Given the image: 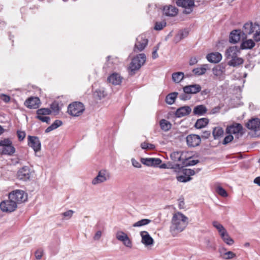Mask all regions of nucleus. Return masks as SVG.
Listing matches in <instances>:
<instances>
[{"instance_id":"nucleus-1","label":"nucleus","mask_w":260,"mask_h":260,"mask_svg":"<svg viewBox=\"0 0 260 260\" xmlns=\"http://www.w3.org/2000/svg\"><path fill=\"white\" fill-rule=\"evenodd\" d=\"M188 218L180 212L175 213L171 220L170 232L173 236L182 232L188 224Z\"/></svg>"},{"instance_id":"nucleus-2","label":"nucleus","mask_w":260,"mask_h":260,"mask_svg":"<svg viewBox=\"0 0 260 260\" xmlns=\"http://www.w3.org/2000/svg\"><path fill=\"white\" fill-rule=\"evenodd\" d=\"M240 53V49L237 46L230 47L226 49L225 55L229 66L236 67L243 63V59L239 57Z\"/></svg>"},{"instance_id":"nucleus-3","label":"nucleus","mask_w":260,"mask_h":260,"mask_svg":"<svg viewBox=\"0 0 260 260\" xmlns=\"http://www.w3.org/2000/svg\"><path fill=\"white\" fill-rule=\"evenodd\" d=\"M242 31L246 37L247 35H253V39L255 42L260 41V25L251 22L246 23L243 26Z\"/></svg>"},{"instance_id":"nucleus-4","label":"nucleus","mask_w":260,"mask_h":260,"mask_svg":"<svg viewBox=\"0 0 260 260\" xmlns=\"http://www.w3.org/2000/svg\"><path fill=\"white\" fill-rule=\"evenodd\" d=\"M146 59V55L141 53L134 57L129 64V70L131 74H135V72L140 69L145 63Z\"/></svg>"},{"instance_id":"nucleus-5","label":"nucleus","mask_w":260,"mask_h":260,"mask_svg":"<svg viewBox=\"0 0 260 260\" xmlns=\"http://www.w3.org/2000/svg\"><path fill=\"white\" fill-rule=\"evenodd\" d=\"M85 111V107L81 102H75L70 104L68 107V113L73 117L81 116Z\"/></svg>"},{"instance_id":"nucleus-6","label":"nucleus","mask_w":260,"mask_h":260,"mask_svg":"<svg viewBox=\"0 0 260 260\" xmlns=\"http://www.w3.org/2000/svg\"><path fill=\"white\" fill-rule=\"evenodd\" d=\"M9 199H11L17 205L18 204L23 203L27 200V195L23 190H15L10 192L9 194Z\"/></svg>"},{"instance_id":"nucleus-7","label":"nucleus","mask_w":260,"mask_h":260,"mask_svg":"<svg viewBox=\"0 0 260 260\" xmlns=\"http://www.w3.org/2000/svg\"><path fill=\"white\" fill-rule=\"evenodd\" d=\"M17 208L16 203L9 198L0 203V209L3 212L11 213L14 211Z\"/></svg>"},{"instance_id":"nucleus-8","label":"nucleus","mask_w":260,"mask_h":260,"mask_svg":"<svg viewBox=\"0 0 260 260\" xmlns=\"http://www.w3.org/2000/svg\"><path fill=\"white\" fill-rule=\"evenodd\" d=\"M116 238L121 242L124 246L128 248L133 246L132 241L130 239L127 234L122 231H118L115 234Z\"/></svg>"},{"instance_id":"nucleus-9","label":"nucleus","mask_w":260,"mask_h":260,"mask_svg":"<svg viewBox=\"0 0 260 260\" xmlns=\"http://www.w3.org/2000/svg\"><path fill=\"white\" fill-rule=\"evenodd\" d=\"M148 44V39L144 35L138 36L134 48V51L136 52H140L143 50Z\"/></svg>"},{"instance_id":"nucleus-10","label":"nucleus","mask_w":260,"mask_h":260,"mask_svg":"<svg viewBox=\"0 0 260 260\" xmlns=\"http://www.w3.org/2000/svg\"><path fill=\"white\" fill-rule=\"evenodd\" d=\"M243 126L241 124L234 123L226 127V133L228 134L235 135L238 137L243 135Z\"/></svg>"},{"instance_id":"nucleus-11","label":"nucleus","mask_w":260,"mask_h":260,"mask_svg":"<svg viewBox=\"0 0 260 260\" xmlns=\"http://www.w3.org/2000/svg\"><path fill=\"white\" fill-rule=\"evenodd\" d=\"M109 174L106 170H102L98 173V175L92 180L93 185H97L105 182L109 178Z\"/></svg>"},{"instance_id":"nucleus-12","label":"nucleus","mask_w":260,"mask_h":260,"mask_svg":"<svg viewBox=\"0 0 260 260\" xmlns=\"http://www.w3.org/2000/svg\"><path fill=\"white\" fill-rule=\"evenodd\" d=\"M120 62V59L118 57L108 56L107 57L106 62L104 68L109 70H115Z\"/></svg>"},{"instance_id":"nucleus-13","label":"nucleus","mask_w":260,"mask_h":260,"mask_svg":"<svg viewBox=\"0 0 260 260\" xmlns=\"http://www.w3.org/2000/svg\"><path fill=\"white\" fill-rule=\"evenodd\" d=\"M176 4L179 7H181L188 10L184 11L186 14H189L192 12V8L194 6V0H178Z\"/></svg>"},{"instance_id":"nucleus-14","label":"nucleus","mask_w":260,"mask_h":260,"mask_svg":"<svg viewBox=\"0 0 260 260\" xmlns=\"http://www.w3.org/2000/svg\"><path fill=\"white\" fill-rule=\"evenodd\" d=\"M186 141L188 147H194L199 145L201 140L199 136L194 134H191L186 137Z\"/></svg>"},{"instance_id":"nucleus-15","label":"nucleus","mask_w":260,"mask_h":260,"mask_svg":"<svg viewBox=\"0 0 260 260\" xmlns=\"http://www.w3.org/2000/svg\"><path fill=\"white\" fill-rule=\"evenodd\" d=\"M28 145L36 152L41 149V142L39 138L35 136H28Z\"/></svg>"},{"instance_id":"nucleus-16","label":"nucleus","mask_w":260,"mask_h":260,"mask_svg":"<svg viewBox=\"0 0 260 260\" xmlns=\"http://www.w3.org/2000/svg\"><path fill=\"white\" fill-rule=\"evenodd\" d=\"M246 126L251 131H258L260 129V119L257 118H252L248 121Z\"/></svg>"},{"instance_id":"nucleus-17","label":"nucleus","mask_w":260,"mask_h":260,"mask_svg":"<svg viewBox=\"0 0 260 260\" xmlns=\"http://www.w3.org/2000/svg\"><path fill=\"white\" fill-rule=\"evenodd\" d=\"M17 176L20 180L23 181L29 180L31 176L29 168L26 166L22 168L18 171Z\"/></svg>"},{"instance_id":"nucleus-18","label":"nucleus","mask_w":260,"mask_h":260,"mask_svg":"<svg viewBox=\"0 0 260 260\" xmlns=\"http://www.w3.org/2000/svg\"><path fill=\"white\" fill-rule=\"evenodd\" d=\"M40 100L37 97H31L25 101L24 105L29 109H37L39 107Z\"/></svg>"},{"instance_id":"nucleus-19","label":"nucleus","mask_w":260,"mask_h":260,"mask_svg":"<svg viewBox=\"0 0 260 260\" xmlns=\"http://www.w3.org/2000/svg\"><path fill=\"white\" fill-rule=\"evenodd\" d=\"M122 79L120 74L113 73L109 75L107 78V81L113 85H119L121 83Z\"/></svg>"},{"instance_id":"nucleus-20","label":"nucleus","mask_w":260,"mask_h":260,"mask_svg":"<svg viewBox=\"0 0 260 260\" xmlns=\"http://www.w3.org/2000/svg\"><path fill=\"white\" fill-rule=\"evenodd\" d=\"M140 235L142 238L141 242L145 246H151L153 244L154 240L147 232L142 231Z\"/></svg>"},{"instance_id":"nucleus-21","label":"nucleus","mask_w":260,"mask_h":260,"mask_svg":"<svg viewBox=\"0 0 260 260\" xmlns=\"http://www.w3.org/2000/svg\"><path fill=\"white\" fill-rule=\"evenodd\" d=\"M201 86L199 84H193L185 86L183 87L184 92L186 94H196L201 90Z\"/></svg>"},{"instance_id":"nucleus-22","label":"nucleus","mask_w":260,"mask_h":260,"mask_svg":"<svg viewBox=\"0 0 260 260\" xmlns=\"http://www.w3.org/2000/svg\"><path fill=\"white\" fill-rule=\"evenodd\" d=\"M141 162L147 166H156L161 162V160L157 158H142Z\"/></svg>"},{"instance_id":"nucleus-23","label":"nucleus","mask_w":260,"mask_h":260,"mask_svg":"<svg viewBox=\"0 0 260 260\" xmlns=\"http://www.w3.org/2000/svg\"><path fill=\"white\" fill-rule=\"evenodd\" d=\"M212 72L214 76L218 77L219 80H221L224 78L225 69L223 66L221 65L217 66L212 69Z\"/></svg>"},{"instance_id":"nucleus-24","label":"nucleus","mask_w":260,"mask_h":260,"mask_svg":"<svg viewBox=\"0 0 260 260\" xmlns=\"http://www.w3.org/2000/svg\"><path fill=\"white\" fill-rule=\"evenodd\" d=\"M191 111V109L189 106H183L176 110L175 115L177 117H181L188 115Z\"/></svg>"},{"instance_id":"nucleus-25","label":"nucleus","mask_w":260,"mask_h":260,"mask_svg":"<svg viewBox=\"0 0 260 260\" xmlns=\"http://www.w3.org/2000/svg\"><path fill=\"white\" fill-rule=\"evenodd\" d=\"M219 252L220 257L225 259H230L236 256L235 253L231 251H226L225 248H220Z\"/></svg>"},{"instance_id":"nucleus-26","label":"nucleus","mask_w":260,"mask_h":260,"mask_svg":"<svg viewBox=\"0 0 260 260\" xmlns=\"http://www.w3.org/2000/svg\"><path fill=\"white\" fill-rule=\"evenodd\" d=\"M206 58L210 62L217 63L221 60L222 55L219 52H214L208 54Z\"/></svg>"},{"instance_id":"nucleus-27","label":"nucleus","mask_w":260,"mask_h":260,"mask_svg":"<svg viewBox=\"0 0 260 260\" xmlns=\"http://www.w3.org/2000/svg\"><path fill=\"white\" fill-rule=\"evenodd\" d=\"M164 14L168 16L174 17L178 14V9L174 6L169 5L164 8Z\"/></svg>"},{"instance_id":"nucleus-28","label":"nucleus","mask_w":260,"mask_h":260,"mask_svg":"<svg viewBox=\"0 0 260 260\" xmlns=\"http://www.w3.org/2000/svg\"><path fill=\"white\" fill-rule=\"evenodd\" d=\"M207 112V108L203 105L196 106L193 110L194 115H203Z\"/></svg>"},{"instance_id":"nucleus-29","label":"nucleus","mask_w":260,"mask_h":260,"mask_svg":"<svg viewBox=\"0 0 260 260\" xmlns=\"http://www.w3.org/2000/svg\"><path fill=\"white\" fill-rule=\"evenodd\" d=\"M240 31L239 30H235L231 32L230 36V41L231 43H237L240 41Z\"/></svg>"},{"instance_id":"nucleus-30","label":"nucleus","mask_w":260,"mask_h":260,"mask_svg":"<svg viewBox=\"0 0 260 260\" xmlns=\"http://www.w3.org/2000/svg\"><path fill=\"white\" fill-rule=\"evenodd\" d=\"M170 157L173 161L178 162L177 165L178 166H181V151H175L172 152L170 155Z\"/></svg>"},{"instance_id":"nucleus-31","label":"nucleus","mask_w":260,"mask_h":260,"mask_svg":"<svg viewBox=\"0 0 260 260\" xmlns=\"http://www.w3.org/2000/svg\"><path fill=\"white\" fill-rule=\"evenodd\" d=\"M255 45L254 42L252 39H248L242 43L240 48L242 49H252Z\"/></svg>"},{"instance_id":"nucleus-32","label":"nucleus","mask_w":260,"mask_h":260,"mask_svg":"<svg viewBox=\"0 0 260 260\" xmlns=\"http://www.w3.org/2000/svg\"><path fill=\"white\" fill-rule=\"evenodd\" d=\"M181 167H183L184 162H186L189 159L192 158L191 152L188 151H181Z\"/></svg>"},{"instance_id":"nucleus-33","label":"nucleus","mask_w":260,"mask_h":260,"mask_svg":"<svg viewBox=\"0 0 260 260\" xmlns=\"http://www.w3.org/2000/svg\"><path fill=\"white\" fill-rule=\"evenodd\" d=\"M209 122V119L206 118H200L196 121L194 126L198 129L205 127Z\"/></svg>"},{"instance_id":"nucleus-34","label":"nucleus","mask_w":260,"mask_h":260,"mask_svg":"<svg viewBox=\"0 0 260 260\" xmlns=\"http://www.w3.org/2000/svg\"><path fill=\"white\" fill-rule=\"evenodd\" d=\"M178 94V93L177 92H172L168 94L166 98V103L169 105L173 104L175 102Z\"/></svg>"},{"instance_id":"nucleus-35","label":"nucleus","mask_w":260,"mask_h":260,"mask_svg":"<svg viewBox=\"0 0 260 260\" xmlns=\"http://www.w3.org/2000/svg\"><path fill=\"white\" fill-rule=\"evenodd\" d=\"M15 152V149L12 144L8 145L7 147L2 148V154L9 155H13Z\"/></svg>"},{"instance_id":"nucleus-36","label":"nucleus","mask_w":260,"mask_h":260,"mask_svg":"<svg viewBox=\"0 0 260 260\" xmlns=\"http://www.w3.org/2000/svg\"><path fill=\"white\" fill-rule=\"evenodd\" d=\"M212 225L218 231L220 236L224 234L226 232V229L223 226L217 221H213Z\"/></svg>"},{"instance_id":"nucleus-37","label":"nucleus","mask_w":260,"mask_h":260,"mask_svg":"<svg viewBox=\"0 0 260 260\" xmlns=\"http://www.w3.org/2000/svg\"><path fill=\"white\" fill-rule=\"evenodd\" d=\"M160 126L162 130L167 132L171 128V123L166 119H161L159 122Z\"/></svg>"},{"instance_id":"nucleus-38","label":"nucleus","mask_w":260,"mask_h":260,"mask_svg":"<svg viewBox=\"0 0 260 260\" xmlns=\"http://www.w3.org/2000/svg\"><path fill=\"white\" fill-rule=\"evenodd\" d=\"M220 237L222 240L228 245H232L234 243V240L231 238L227 231L224 233V234L221 235Z\"/></svg>"},{"instance_id":"nucleus-39","label":"nucleus","mask_w":260,"mask_h":260,"mask_svg":"<svg viewBox=\"0 0 260 260\" xmlns=\"http://www.w3.org/2000/svg\"><path fill=\"white\" fill-rule=\"evenodd\" d=\"M188 35V31L187 29H184L180 31L175 36V40L176 42H179L181 40L186 38Z\"/></svg>"},{"instance_id":"nucleus-40","label":"nucleus","mask_w":260,"mask_h":260,"mask_svg":"<svg viewBox=\"0 0 260 260\" xmlns=\"http://www.w3.org/2000/svg\"><path fill=\"white\" fill-rule=\"evenodd\" d=\"M184 78L183 72H176L172 74V80L175 83L180 82Z\"/></svg>"},{"instance_id":"nucleus-41","label":"nucleus","mask_w":260,"mask_h":260,"mask_svg":"<svg viewBox=\"0 0 260 260\" xmlns=\"http://www.w3.org/2000/svg\"><path fill=\"white\" fill-rule=\"evenodd\" d=\"M223 133V129L220 127H215L213 131V135L215 139L220 138L222 136Z\"/></svg>"},{"instance_id":"nucleus-42","label":"nucleus","mask_w":260,"mask_h":260,"mask_svg":"<svg viewBox=\"0 0 260 260\" xmlns=\"http://www.w3.org/2000/svg\"><path fill=\"white\" fill-rule=\"evenodd\" d=\"M150 222H151V220H150V219H141V220L135 222L134 224H133V227H140L142 226H144V225L148 224Z\"/></svg>"},{"instance_id":"nucleus-43","label":"nucleus","mask_w":260,"mask_h":260,"mask_svg":"<svg viewBox=\"0 0 260 260\" xmlns=\"http://www.w3.org/2000/svg\"><path fill=\"white\" fill-rule=\"evenodd\" d=\"M51 111L48 108H41L37 111V116H45L50 114Z\"/></svg>"},{"instance_id":"nucleus-44","label":"nucleus","mask_w":260,"mask_h":260,"mask_svg":"<svg viewBox=\"0 0 260 260\" xmlns=\"http://www.w3.org/2000/svg\"><path fill=\"white\" fill-rule=\"evenodd\" d=\"M216 192L222 197H227L228 194L226 191L220 186H217L215 189Z\"/></svg>"},{"instance_id":"nucleus-45","label":"nucleus","mask_w":260,"mask_h":260,"mask_svg":"<svg viewBox=\"0 0 260 260\" xmlns=\"http://www.w3.org/2000/svg\"><path fill=\"white\" fill-rule=\"evenodd\" d=\"M74 211L72 210H68L61 214V215L63 216L62 220H69L72 217Z\"/></svg>"},{"instance_id":"nucleus-46","label":"nucleus","mask_w":260,"mask_h":260,"mask_svg":"<svg viewBox=\"0 0 260 260\" xmlns=\"http://www.w3.org/2000/svg\"><path fill=\"white\" fill-rule=\"evenodd\" d=\"M95 95L98 96L100 100L106 96L107 93L103 88L98 89L95 92Z\"/></svg>"},{"instance_id":"nucleus-47","label":"nucleus","mask_w":260,"mask_h":260,"mask_svg":"<svg viewBox=\"0 0 260 260\" xmlns=\"http://www.w3.org/2000/svg\"><path fill=\"white\" fill-rule=\"evenodd\" d=\"M206 68L205 67L198 68L192 70L193 73L197 75H202L205 73Z\"/></svg>"},{"instance_id":"nucleus-48","label":"nucleus","mask_w":260,"mask_h":260,"mask_svg":"<svg viewBox=\"0 0 260 260\" xmlns=\"http://www.w3.org/2000/svg\"><path fill=\"white\" fill-rule=\"evenodd\" d=\"M141 147L143 149H147V150H153L155 149V146L154 145L152 144H149L146 142L142 143L141 145Z\"/></svg>"},{"instance_id":"nucleus-49","label":"nucleus","mask_w":260,"mask_h":260,"mask_svg":"<svg viewBox=\"0 0 260 260\" xmlns=\"http://www.w3.org/2000/svg\"><path fill=\"white\" fill-rule=\"evenodd\" d=\"M177 179L178 181L181 182H186L190 181L191 179V178L184 174V175L177 176Z\"/></svg>"},{"instance_id":"nucleus-50","label":"nucleus","mask_w":260,"mask_h":260,"mask_svg":"<svg viewBox=\"0 0 260 260\" xmlns=\"http://www.w3.org/2000/svg\"><path fill=\"white\" fill-rule=\"evenodd\" d=\"M166 25V22L165 21L157 22L155 23L154 29L157 30H161Z\"/></svg>"},{"instance_id":"nucleus-51","label":"nucleus","mask_w":260,"mask_h":260,"mask_svg":"<svg viewBox=\"0 0 260 260\" xmlns=\"http://www.w3.org/2000/svg\"><path fill=\"white\" fill-rule=\"evenodd\" d=\"M50 108L51 112H52L54 114H57L59 110L58 105L56 103L52 104Z\"/></svg>"},{"instance_id":"nucleus-52","label":"nucleus","mask_w":260,"mask_h":260,"mask_svg":"<svg viewBox=\"0 0 260 260\" xmlns=\"http://www.w3.org/2000/svg\"><path fill=\"white\" fill-rule=\"evenodd\" d=\"M12 144V142L8 139L0 140V146H2L3 148L7 147Z\"/></svg>"},{"instance_id":"nucleus-53","label":"nucleus","mask_w":260,"mask_h":260,"mask_svg":"<svg viewBox=\"0 0 260 260\" xmlns=\"http://www.w3.org/2000/svg\"><path fill=\"white\" fill-rule=\"evenodd\" d=\"M233 139L234 137L232 134H228V135L224 138L223 141V144L224 145L227 144L231 142L233 140Z\"/></svg>"},{"instance_id":"nucleus-54","label":"nucleus","mask_w":260,"mask_h":260,"mask_svg":"<svg viewBox=\"0 0 260 260\" xmlns=\"http://www.w3.org/2000/svg\"><path fill=\"white\" fill-rule=\"evenodd\" d=\"M199 162L198 160L189 159L186 162H184V166H193Z\"/></svg>"},{"instance_id":"nucleus-55","label":"nucleus","mask_w":260,"mask_h":260,"mask_svg":"<svg viewBox=\"0 0 260 260\" xmlns=\"http://www.w3.org/2000/svg\"><path fill=\"white\" fill-rule=\"evenodd\" d=\"M37 118L42 121V122H45L48 123L49 122L50 120L49 117L45 116H37Z\"/></svg>"},{"instance_id":"nucleus-56","label":"nucleus","mask_w":260,"mask_h":260,"mask_svg":"<svg viewBox=\"0 0 260 260\" xmlns=\"http://www.w3.org/2000/svg\"><path fill=\"white\" fill-rule=\"evenodd\" d=\"M196 173V172L194 170L188 169H185L184 170V174L187 175V176L190 177V176L194 175Z\"/></svg>"},{"instance_id":"nucleus-57","label":"nucleus","mask_w":260,"mask_h":260,"mask_svg":"<svg viewBox=\"0 0 260 260\" xmlns=\"http://www.w3.org/2000/svg\"><path fill=\"white\" fill-rule=\"evenodd\" d=\"M102 235V232L101 231H98L93 237L94 241H99L101 239Z\"/></svg>"},{"instance_id":"nucleus-58","label":"nucleus","mask_w":260,"mask_h":260,"mask_svg":"<svg viewBox=\"0 0 260 260\" xmlns=\"http://www.w3.org/2000/svg\"><path fill=\"white\" fill-rule=\"evenodd\" d=\"M17 136L19 140H23L25 137V133L23 131H17Z\"/></svg>"},{"instance_id":"nucleus-59","label":"nucleus","mask_w":260,"mask_h":260,"mask_svg":"<svg viewBox=\"0 0 260 260\" xmlns=\"http://www.w3.org/2000/svg\"><path fill=\"white\" fill-rule=\"evenodd\" d=\"M1 99L5 103H9L10 101V97L6 94H2Z\"/></svg>"},{"instance_id":"nucleus-60","label":"nucleus","mask_w":260,"mask_h":260,"mask_svg":"<svg viewBox=\"0 0 260 260\" xmlns=\"http://www.w3.org/2000/svg\"><path fill=\"white\" fill-rule=\"evenodd\" d=\"M132 163L133 166L136 168H141V164L134 158L132 159Z\"/></svg>"},{"instance_id":"nucleus-61","label":"nucleus","mask_w":260,"mask_h":260,"mask_svg":"<svg viewBox=\"0 0 260 260\" xmlns=\"http://www.w3.org/2000/svg\"><path fill=\"white\" fill-rule=\"evenodd\" d=\"M52 124L55 127V128H57L62 124V122L60 120H56L54 121V122Z\"/></svg>"},{"instance_id":"nucleus-62","label":"nucleus","mask_w":260,"mask_h":260,"mask_svg":"<svg viewBox=\"0 0 260 260\" xmlns=\"http://www.w3.org/2000/svg\"><path fill=\"white\" fill-rule=\"evenodd\" d=\"M43 255V251L41 250H38L35 253V256L37 259H40Z\"/></svg>"},{"instance_id":"nucleus-63","label":"nucleus","mask_w":260,"mask_h":260,"mask_svg":"<svg viewBox=\"0 0 260 260\" xmlns=\"http://www.w3.org/2000/svg\"><path fill=\"white\" fill-rule=\"evenodd\" d=\"M179 97L181 100L183 101H186L189 99L188 96L186 95V93L185 92L184 93L180 94Z\"/></svg>"},{"instance_id":"nucleus-64","label":"nucleus","mask_w":260,"mask_h":260,"mask_svg":"<svg viewBox=\"0 0 260 260\" xmlns=\"http://www.w3.org/2000/svg\"><path fill=\"white\" fill-rule=\"evenodd\" d=\"M198 62V60L195 57H191L189 60V64L191 66L194 65Z\"/></svg>"}]
</instances>
